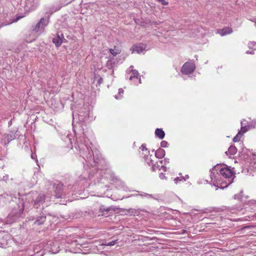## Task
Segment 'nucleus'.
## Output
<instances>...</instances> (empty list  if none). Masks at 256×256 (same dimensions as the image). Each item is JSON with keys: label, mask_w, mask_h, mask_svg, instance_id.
Wrapping results in <instances>:
<instances>
[{"label": "nucleus", "mask_w": 256, "mask_h": 256, "mask_svg": "<svg viewBox=\"0 0 256 256\" xmlns=\"http://www.w3.org/2000/svg\"><path fill=\"white\" fill-rule=\"evenodd\" d=\"M246 120H243L241 122V130L240 131H241V133L242 134L246 132L250 128L249 126H246L245 125L246 124L244 123V122H246Z\"/></svg>", "instance_id": "obj_12"}, {"label": "nucleus", "mask_w": 256, "mask_h": 256, "mask_svg": "<svg viewBox=\"0 0 256 256\" xmlns=\"http://www.w3.org/2000/svg\"><path fill=\"white\" fill-rule=\"evenodd\" d=\"M145 196H150V195L148 194H146Z\"/></svg>", "instance_id": "obj_37"}, {"label": "nucleus", "mask_w": 256, "mask_h": 256, "mask_svg": "<svg viewBox=\"0 0 256 256\" xmlns=\"http://www.w3.org/2000/svg\"><path fill=\"white\" fill-rule=\"evenodd\" d=\"M160 178L161 179L164 180V179L166 178V176H165V175L162 172H161L160 174Z\"/></svg>", "instance_id": "obj_22"}, {"label": "nucleus", "mask_w": 256, "mask_h": 256, "mask_svg": "<svg viewBox=\"0 0 256 256\" xmlns=\"http://www.w3.org/2000/svg\"><path fill=\"white\" fill-rule=\"evenodd\" d=\"M163 164V160H159L157 162L156 164H154L152 166V170L155 171L157 170H162L164 172L166 171V168L162 164Z\"/></svg>", "instance_id": "obj_4"}, {"label": "nucleus", "mask_w": 256, "mask_h": 256, "mask_svg": "<svg viewBox=\"0 0 256 256\" xmlns=\"http://www.w3.org/2000/svg\"><path fill=\"white\" fill-rule=\"evenodd\" d=\"M44 199L45 196L42 194H40L36 199L34 200V205L36 208H38V206L44 202Z\"/></svg>", "instance_id": "obj_8"}, {"label": "nucleus", "mask_w": 256, "mask_h": 256, "mask_svg": "<svg viewBox=\"0 0 256 256\" xmlns=\"http://www.w3.org/2000/svg\"><path fill=\"white\" fill-rule=\"evenodd\" d=\"M246 54H254V52H253V50H252V51H251V52H250V51H247V52H246Z\"/></svg>", "instance_id": "obj_26"}, {"label": "nucleus", "mask_w": 256, "mask_h": 256, "mask_svg": "<svg viewBox=\"0 0 256 256\" xmlns=\"http://www.w3.org/2000/svg\"><path fill=\"white\" fill-rule=\"evenodd\" d=\"M160 146L162 148H166L168 146V142L165 140H163L160 142Z\"/></svg>", "instance_id": "obj_20"}, {"label": "nucleus", "mask_w": 256, "mask_h": 256, "mask_svg": "<svg viewBox=\"0 0 256 256\" xmlns=\"http://www.w3.org/2000/svg\"><path fill=\"white\" fill-rule=\"evenodd\" d=\"M140 149H141L142 150H146V148L144 145H142L140 146Z\"/></svg>", "instance_id": "obj_24"}, {"label": "nucleus", "mask_w": 256, "mask_h": 256, "mask_svg": "<svg viewBox=\"0 0 256 256\" xmlns=\"http://www.w3.org/2000/svg\"><path fill=\"white\" fill-rule=\"evenodd\" d=\"M138 81H139V83H140H140H141V82H140V79H139Z\"/></svg>", "instance_id": "obj_35"}, {"label": "nucleus", "mask_w": 256, "mask_h": 256, "mask_svg": "<svg viewBox=\"0 0 256 256\" xmlns=\"http://www.w3.org/2000/svg\"><path fill=\"white\" fill-rule=\"evenodd\" d=\"M237 152V148L235 146H231L228 150V152H226V154L228 155V154H229L230 155H234Z\"/></svg>", "instance_id": "obj_13"}, {"label": "nucleus", "mask_w": 256, "mask_h": 256, "mask_svg": "<svg viewBox=\"0 0 256 256\" xmlns=\"http://www.w3.org/2000/svg\"><path fill=\"white\" fill-rule=\"evenodd\" d=\"M254 168H256V162H254Z\"/></svg>", "instance_id": "obj_30"}, {"label": "nucleus", "mask_w": 256, "mask_h": 256, "mask_svg": "<svg viewBox=\"0 0 256 256\" xmlns=\"http://www.w3.org/2000/svg\"><path fill=\"white\" fill-rule=\"evenodd\" d=\"M48 24V20L44 18H42L40 22L36 24L34 30L38 34H40L43 32L45 26H47Z\"/></svg>", "instance_id": "obj_3"}, {"label": "nucleus", "mask_w": 256, "mask_h": 256, "mask_svg": "<svg viewBox=\"0 0 256 256\" xmlns=\"http://www.w3.org/2000/svg\"><path fill=\"white\" fill-rule=\"evenodd\" d=\"M24 204L23 203L22 204V211L23 210H24Z\"/></svg>", "instance_id": "obj_32"}, {"label": "nucleus", "mask_w": 256, "mask_h": 256, "mask_svg": "<svg viewBox=\"0 0 256 256\" xmlns=\"http://www.w3.org/2000/svg\"><path fill=\"white\" fill-rule=\"evenodd\" d=\"M234 198H235V199L237 198V196H236V195H235V196H234Z\"/></svg>", "instance_id": "obj_34"}, {"label": "nucleus", "mask_w": 256, "mask_h": 256, "mask_svg": "<svg viewBox=\"0 0 256 256\" xmlns=\"http://www.w3.org/2000/svg\"><path fill=\"white\" fill-rule=\"evenodd\" d=\"M184 176L177 177L174 180V183L178 184L180 182L183 181Z\"/></svg>", "instance_id": "obj_19"}, {"label": "nucleus", "mask_w": 256, "mask_h": 256, "mask_svg": "<svg viewBox=\"0 0 256 256\" xmlns=\"http://www.w3.org/2000/svg\"><path fill=\"white\" fill-rule=\"evenodd\" d=\"M115 98H116V99H118V96H115Z\"/></svg>", "instance_id": "obj_33"}, {"label": "nucleus", "mask_w": 256, "mask_h": 256, "mask_svg": "<svg viewBox=\"0 0 256 256\" xmlns=\"http://www.w3.org/2000/svg\"><path fill=\"white\" fill-rule=\"evenodd\" d=\"M158 2H160L162 5H167L168 2H166L164 0H156Z\"/></svg>", "instance_id": "obj_21"}, {"label": "nucleus", "mask_w": 256, "mask_h": 256, "mask_svg": "<svg viewBox=\"0 0 256 256\" xmlns=\"http://www.w3.org/2000/svg\"><path fill=\"white\" fill-rule=\"evenodd\" d=\"M132 68V66H130L129 68V70L130 71V80H138V72L137 70H135L131 69Z\"/></svg>", "instance_id": "obj_7"}, {"label": "nucleus", "mask_w": 256, "mask_h": 256, "mask_svg": "<svg viewBox=\"0 0 256 256\" xmlns=\"http://www.w3.org/2000/svg\"><path fill=\"white\" fill-rule=\"evenodd\" d=\"M36 156H34V154H32L31 155V157H32V159H35Z\"/></svg>", "instance_id": "obj_28"}, {"label": "nucleus", "mask_w": 256, "mask_h": 256, "mask_svg": "<svg viewBox=\"0 0 256 256\" xmlns=\"http://www.w3.org/2000/svg\"><path fill=\"white\" fill-rule=\"evenodd\" d=\"M196 66L194 63L192 62H187L182 66L181 72L186 75L192 74L195 70Z\"/></svg>", "instance_id": "obj_2"}, {"label": "nucleus", "mask_w": 256, "mask_h": 256, "mask_svg": "<svg viewBox=\"0 0 256 256\" xmlns=\"http://www.w3.org/2000/svg\"><path fill=\"white\" fill-rule=\"evenodd\" d=\"M156 136L160 139H162L164 137V132L161 128H156L155 131Z\"/></svg>", "instance_id": "obj_11"}, {"label": "nucleus", "mask_w": 256, "mask_h": 256, "mask_svg": "<svg viewBox=\"0 0 256 256\" xmlns=\"http://www.w3.org/2000/svg\"><path fill=\"white\" fill-rule=\"evenodd\" d=\"M232 32V28L230 27L225 28L220 30V34L223 36L226 34H230Z\"/></svg>", "instance_id": "obj_10"}, {"label": "nucleus", "mask_w": 256, "mask_h": 256, "mask_svg": "<svg viewBox=\"0 0 256 256\" xmlns=\"http://www.w3.org/2000/svg\"><path fill=\"white\" fill-rule=\"evenodd\" d=\"M164 162V164H166V162H169V160L168 159H164V160L163 161V162Z\"/></svg>", "instance_id": "obj_27"}, {"label": "nucleus", "mask_w": 256, "mask_h": 256, "mask_svg": "<svg viewBox=\"0 0 256 256\" xmlns=\"http://www.w3.org/2000/svg\"><path fill=\"white\" fill-rule=\"evenodd\" d=\"M46 217L45 216H42L40 219L39 220H36V222H35V223L36 224H38V225H40V224H43L44 222L46 220Z\"/></svg>", "instance_id": "obj_17"}, {"label": "nucleus", "mask_w": 256, "mask_h": 256, "mask_svg": "<svg viewBox=\"0 0 256 256\" xmlns=\"http://www.w3.org/2000/svg\"><path fill=\"white\" fill-rule=\"evenodd\" d=\"M117 240H112L109 242H106V241L102 240L100 242V244L99 245L100 246H114L116 244Z\"/></svg>", "instance_id": "obj_14"}, {"label": "nucleus", "mask_w": 256, "mask_h": 256, "mask_svg": "<svg viewBox=\"0 0 256 256\" xmlns=\"http://www.w3.org/2000/svg\"><path fill=\"white\" fill-rule=\"evenodd\" d=\"M102 78H100L98 80V82H99L100 84V83H101V82H102Z\"/></svg>", "instance_id": "obj_31"}, {"label": "nucleus", "mask_w": 256, "mask_h": 256, "mask_svg": "<svg viewBox=\"0 0 256 256\" xmlns=\"http://www.w3.org/2000/svg\"><path fill=\"white\" fill-rule=\"evenodd\" d=\"M63 39V34H62L61 36L59 34H57L55 38H52V42L56 46L58 47L61 45Z\"/></svg>", "instance_id": "obj_5"}, {"label": "nucleus", "mask_w": 256, "mask_h": 256, "mask_svg": "<svg viewBox=\"0 0 256 256\" xmlns=\"http://www.w3.org/2000/svg\"><path fill=\"white\" fill-rule=\"evenodd\" d=\"M165 150L162 148H158L155 152V156L158 158H162L165 156Z\"/></svg>", "instance_id": "obj_9"}, {"label": "nucleus", "mask_w": 256, "mask_h": 256, "mask_svg": "<svg viewBox=\"0 0 256 256\" xmlns=\"http://www.w3.org/2000/svg\"><path fill=\"white\" fill-rule=\"evenodd\" d=\"M124 93V90L122 88H120L118 90V94H121Z\"/></svg>", "instance_id": "obj_23"}, {"label": "nucleus", "mask_w": 256, "mask_h": 256, "mask_svg": "<svg viewBox=\"0 0 256 256\" xmlns=\"http://www.w3.org/2000/svg\"><path fill=\"white\" fill-rule=\"evenodd\" d=\"M152 158H154L152 155L148 156L145 158L146 161L149 166H152L154 164V160Z\"/></svg>", "instance_id": "obj_15"}, {"label": "nucleus", "mask_w": 256, "mask_h": 256, "mask_svg": "<svg viewBox=\"0 0 256 256\" xmlns=\"http://www.w3.org/2000/svg\"><path fill=\"white\" fill-rule=\"evenodd\" d=\"M146 48V46L143 44H140L134 46L132 48L133 52H136L138 54L142 52Z\"/></svg>", "instance_id": "obj_6"}, {"label": "nucleus", "mask_w": 256, "mask_h": 256, "mask_svg": "<svg viewBox=\"0 0 256 256\" xmlns=\"http://www.w3.org/2000/svg\"><path fill=\"white\" fill-rule=\"evenodd\" d=\"M234 177L233 172L228 167H214L210 174L211 180L214 184L220 185L222 188H226L231 184L233 182Z\"/></svg>", "instance_id": "obj_1"}, {"label": "nucleus", "mask_w": 256, "mask_h": 256, "mask_svg": "<svg viewBox=\"0 0 256 256\" xmlns=\"http://www.w3.org/2000/svg\"><path fill=\"white\" fill-rule=\"evenodd\" d=\"M189 178L188 175H186L184 177L183 180L186 181Z\"/></svg>", "instance_id": "obj_25"}, {"label": "nucleus", "mask_w": 256, "mask_h": 256, "mask_svg": "<svg viewBox=\"0 0 256 256\" xmlns=\"http://www.w3.org/2000/svg\"><path fill=\"white\" fill-rule=\"evenodd\" d=\"M242 136V134L241 133V131H239L238 134L234 138L233 141L234 142H238L240 140Z\"/></svg>", "instance_id": "obj_16"}, {"label": "nucleus", "mask_w": 256, "mask_h": 256, "mask_svg": "<svg viewBox=\"0 0 256 256\" xmlns=\"http://www.w3.org/2000/svg\"><path fill=\"white\" fill-rule=\"evenodd\" d=\"M254 26L256 27V22L254 23Z\"/></svg>", "instance_id": "obj_36"}, {"label": "nucleus", "mask_w": 256, "mask_h": 256, "mask_svg": "<svg viewBox=\"0 0 256 256\" xmlns=\"http://www.w3.org/2000/svg\"><path fill=\"white\" fill-rule=\"evenodd\" d=\"M110 52H111L112 54H114V55L116 54H114V52H113L114 50H112L110 49Z\"/></svg>", "instance_id": "obj_29"}, {"label": "nucleus", "mask_w": 256, "mask_h": 256, "mask_svg": "<svg viewBox=\"0 0 256 256\" xmlns=\"http://www.w3.org/2000/svg\"><path fill=\"white\" fill-rule=\"evenodd\" d=\"M248 47L250 48L256 50V42H250L248 43Z\"/></svg>", "instance_id": "obj_18"}]
</instances>
